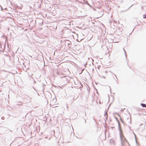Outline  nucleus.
I'll return each mask as SVG.
<instances>
[{
    "label": "nucleus",
    "mask_w": 146,
    "mask_h": 146,
    "mask_svg": "<svg viewBox=\"0 0 146 146\" xmlns=\"http://www.w3.org/2000/svg\"><path fill=\"white\" fill-rule=\"evenodd\" d=\"M141 106L143 107H146V104H141Z\"/></svg>",
    "instance_id": "f03ea898"
},
{
    "label": "nucleus",
    "mask_w": 146,
    "mask_h": 146,
    "mask_svg": "<svg viewBox=\"0 0 146 146\" xmlns=\"http://www.w3.org/2000/svg\"><path fill=\"white\" fill-rule=\"evenodd\" d=\"M122 143L123 144H124L127 142V140L123 137H121Z\"/></svg>",
    "instance_id": "f257e3e1"
},
{
    "label": "nucleus",
    "mask_w": 146,
    "mask_h": 146,
    "mask_svg": "<svg viewBox=\"0 0 146 146\" xmlns=\"http://www.w3.org/2000/svg\"><path fill=\"white\" fill-rule=\"evenodd\" d=\"M144 18L146 19V15H144Z\"/></svg>",
    "instance_id": "7ed1b4c3"
}]
</instances>
